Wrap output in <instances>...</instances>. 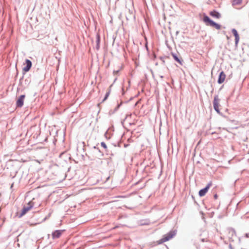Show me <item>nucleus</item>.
Wrapping results in <instances>:
<instances>
[{
    "instance_id": "1",
    "label": "nucleus",
    "mask_w": 249,
    "mask_h": 249,
    "mask_svg": "<svg viewBox=\"0 0 249 249\" xmlns=\"http://www.w3.org/2000/svg\"><path fill=\"white\" fill-rule=\"evenodd\" d=\"M175 235L176 232L175 231H170L167 234L164 235L161 239L157 241V243L158 244H161L165 242L168 241L173 238Z\"/></svg>"
},
{
    "instance_id": "2",
    "label": "nucleus",
    "mask_w": 249,
    "mask_h": 249,
    "mask_svg": "<svg viewBox=\"0 0 249 249\" xmlns=\"http://www.w3.org/2000/svg\"><path fill=\"white\" fill-rule=\"evenodd\" d=\"M224 236L230 241H233L236 237L235 231L232 228H228L225 231Z\"/></svg>"
},
{
    "instance_id": "3",
    "label": "nucleus",
    "mask_w": 249,
    "mask_h": 249,
    "mask_svg": "<svg viewBox=\"0 0 249 249\" xmlns=\"http://www.w3.org/2000/svg\"><path fill=\"white\" fill-rule=\"evenodd\" d=\"M203 21L206 23L208 25H210L216 29L219 30L221 28V26L219 24L213 22L207 16L204 17Z\"/></svg>"
},
{
    "instance_id": "4",
    "label": "nucleus",
    "mask_w": 249,
    "mask_h": 249,
    "mask_svg": "<svg viewBox=\"0 0 249 249\" xmlns=\"http://www.w3.org/2000/svg\"><path fill=\"white\" fill-rule=\"evenodd\" d=\"M213 107L215 109V110L218 113H220V110H219V100L217 96H216L214 97L213 101Z\"/></svg>"
},
{
    "instance_id": "5",
    "label": "nucleus",
    "mask_w": 249,
    "mask_h": 249,
    "mask_svg": "<svg viewBox=\"0 0 249 249\" xmlns=\"http://www.w3.org/2000/svg\"><path fill=\"white\" fill-rule=\"evenodd\" d=\"M24 67L22 69L23 71L24 72H27L30 70L32 64L30 60L28 59H26L25 61V63L23 64Z\"/></svg>"
},
{
    "instance_id": "6",
    "label": "nucleus",
    "mask_w": 249,
    "mask_h": 249,
    "mask_svg": "<svg viewBox=\"0 0 249 249\" xmlns=\"http://www.w3.org/2000/svg\"><path fill=\"white\" fill-rule=\"evenodd\" d=\"M212 185V182L211 181L206 186V187L205 188H204V189H201L199 191V195L200 196H204L207 193V192H208L209 189L210 188V187Z\"/></svg>"
},
{
    "instance_id": "7",
    "label": "nucleus",
    "mask_w": 249,
    "mask_h": 249,
    "mask_svg": "<svg viewBox=\"0 0 249 249\" xmlns=\"http://www.w3.org/2000/svg\"><path fill=\"white\" fill-rule=\"evenodd\" d=\"M32 208V206L30 204V203H28V206L27 207H24L22 210V212L20 214L19 217H21L25 214L29 210L31 209Z\"/></svg>"
},
{
    "instance_id": "8",
    "label": "nucleus",
    "mask_w": 249,
    "mask_h": 249,
    "mask_svg": "<svg viewBox=\"0 0 249 249\" xmlns=\"http://www.w3.org/2000/svg\"><path fill=\"white\" fill-rule=\"evenodd\" d=\"M25 97L24 95H22L19 97L16 103L17 107H21L23 106Z\"/></svg>"
},
{
    "instance_id": "9",
    "label": "nucleus",
    "mask_w": 249,
    "mask_h": 249,
    "mask_svg": "<svg viewBox=\"0 0 249 249\" xmlns=\"http://www.w3.org/2000/svg\"><path fill=\"white\" fill-rule=\"evenodd\" d=\"M226 78V74L225 73L222 71H221L219 75L218 79V83L219 84H222L223 83L225 80Z\"/></svg>"
},
{
    "instance_id": "10",
    "label": "nucleus",
    "mask_w": 249,
    "mask_h": 249,
    "mask_svg": "<svg viewBox=\"0 0 249 249\" xmlns=\"http://www.w3.org/2000/svg\"><path fill=\"white\" fill-rule=\"evenodd\" d=\"M63 231V230H57L54 231L52 234V236L53 238H59L60 235L62 234Z\"/></svg>"
},
{
    "instance_id": "11",
    "label": "nucleus",
    "mask_w": 249,
    "mask_h": 249,
    "mask_svg": "<svg viewBox=\"0 0 249 249\" xmlns=\"http://www.w3.org/2000/svg\"><path fill=\"white\" fill-rule=\"evenodd\" d=\"M232 33H233V35L235 36V45H237L238 43L239 40V35L237 32V31L233 29L232 30Z\"/></svg>"
},
{
    "instance_id": "12",
    "label": "nucleus",
    "mask_w": 249,
    "mask_h": 249,
    "mask_svg": "<svg viewBox=\"0 0 249 249\" xmlns=\"http://www.w3.org/2000/svg\"><path fill=\"white\" fill-rule=\"evenodd\" d=\"M210 15L213 17V18H219L221 17V15L220 14V13H219L218 12L215 11V10H213L212 11H211L210 12Z\"/></svg>"
},
{
    "instance_id": "13",
    "label": "nucleus",
    "mask_w": 249,
    "mask_h": 249,
    "mask_svg": "<svg viewBox=\"0 0 249 249\" xmlns=\"http://www.w3.org/2000/svg\"><path fill=\"white\" fill-rule=\"evenodd\" d=\"M100 36L99 34H97L96 36V45L95 48L97 50L100 49Z\"/></svg>"
},
{
    "instance_id": "14",
    "label": "nucleus",
    "mask_w": 249,
    "mask_h": 249,
    "mask_svg": "<svg viewBox=\"0 0 249 249\" xmlns=\"http://www.w3.org/2000/svg\"><path fill=\"white\" fill-rule=\"evenodd\" d=\"M172 55L174 59L177 61L178 63H179L180 64L182 65V59L181 58H179L177 54L172 53Z\"/></svg>"
},
{
    "instance_id": "15",
    "label": "nucleus",
    "mask_w": 249,
    "mask_h": 249,
    "mask_svg": "<svg viewBox=\"0 0 249 249\" xmlns=\"http://www.w3.org/2000/svg\"><path fill=\"white\" fill-rule=\"evenodd\" d=\"M101 146L104 147L105 149H107V146L104 142H102L101 143Z\"/></svg>"
},
{
    "instance_id": "16",
    "label": "nucleus",
    "mask_w": 249,
    "mask_h": 249,
    "mask_svg": "<svg viewBox=\"0 0 249 249\" xmlns=\"http://www.w3.org/2000/svg\"><path fill=\"white\" fill-rule=\"evenodd\" d=\"M110 94V91H109L108 92H107L106 94V96H105V97L104 98V100H105L107 99V98L108 97L109 94Z\"/></svg>"
},
{
    "instance_id": "17",
    "label": "nucleus",
    "mask_w": 249,
    "mask_h": 249,
    "mask_svg": "<svg viewBox=\"0 0 249 249\" xmlns=\"http://www.w3.org/2000/svg\"><path fill=\"white\" fill-rule=\"evenodd\" d=\"M214 199H217L218 198V195L217 194H215L213 196Z\"/></svg>"
},
{
    "instance_id": "18",
    "label": "nucleus",
    "mask_w": 249,
    "mask_h": 249,
    "mask_svg": "<svg viewBox=\"0 0 249 249\" xmlns=\"http://www.w3.org/2000/svg\"><path fill=\"white\" fill-rule=\"evenodd\" d=\"M119 70H118V71H113V73H114V74H117V73L119 72Z\"/></svg>"
},
{
    "instance_id": "19",
    "label": "nucleus",
    "mask_w": 249,
    "mask_h": 249,
    "mask_svg": "<svg viewBox=\"0 0 249 249\" xmlns=\"http://www.w3.org/2000/svg\"><path fill=\"white\" fill-rule=\"evenodd\" d=\"M241 3V1L240 0H238L237 3Z\"/></svg>"
},
{
    "instance_id": "20",
    "label": "nucleus",
    "mask_w": 249,
    "mask_h": 249,
    "mask_svg": "<svg viewBox=\"0 0 249 249\" xmlns=\"http://www.w3.org/2000/svg\"><path fill=\"white\" fill-rule=\"evenodd\" d=\"M229 247H230V248L231 249H232V247H231V245H230V246H229Z\"/></svg>"
}]
</instances>
